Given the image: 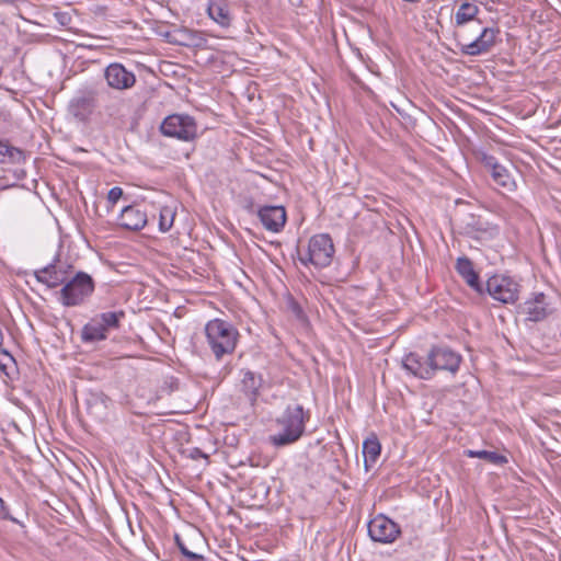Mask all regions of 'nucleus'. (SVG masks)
Here are the masks:
<instances>
[{"mask_svg": "<svg viewBox=\"0 0 561 561\" xmlns=\"http://www.w3.org/2000/svg\"><path fill=\"white\" fill-rule=\"evenodd\" d=\"M463 453L469 458H479L495 466H503L508 461L504 455L491 450L467 449Z\"/></svg>", "mask_w": 561, "mask_h": 561, "instance_id": "a878e982", "label": "nucleus"}, {"mask_svg": "<svg viewBox=\"0 0 561 561\" xmlns=\"http://www.w3.org/2000/svg\"><path fill=\"white\" fill-rule=\"evenodd\" d=\"M428 355L434 375L436 371L455 374L460 367L461 356L448 347H433Z\"/></svg>", "mask_w": 561, "mask_h": 561, "instance_id": "ddd939ff", "label": "nucleus"}, {"mask_svg": "<svg viewBox=\"0 0 561 561\" xmlns=\"http://www.w3.org/2000/svg\"><path fill=\"white\" fill-rule=\"evenodd\" d=\"M489 295L503 304H514L518 299L519 285L507 276L494 275L486 282Z\"/></svg>", "mask_w": 561, "mask_h": 561, "instance_id": "9d476101", "label": "nucleus"}, {"mask_svg": "<svg viewBox=\"0 0 561 561\" xmlns=\"http://www.w3.org/2000/svg\"><path fill=\"white\" fill-rule=\"evenodd\" d=\"M310 411L298 402H290L275 419L276 432L270 435L268 440L274 447H285L297 443L306 432L310 421Z\"/></svg>", "mask_w": 561, "mask_h": 561, "instance_id": "f257e3e1", "label": "nucleus"}, {"mask_svg": "<svg viewBox=\"0 0 561 561\" xmlns=\"http://www.w3.org/2000/svg\"><path fill=\"white\" fill-rule=\"evenodd\" d=\"M456 270L471 288L481 291L479 276L473 268L472 262L468 257H459L456 263Z\"/></svg>", "mask_w": 561, "mask_h": 561, "instance_id": "b1692460", "label": "nucleus"}, {"mask_svg": "<svg viewBox=\"0 0 561 561\" xmlns=\"http://www.w3.org/2000/svg\"><path fill=\"white\" fill-rule=\"evenodd\" d=\"M160 131L167 137L192 141L197 137V125L190 115L172 114L163 119Z\"/></svg>", "mask_w": 561, "mask_h": 561, "instance_id": "0eeeda50", "label": "nucleus"}, {"mask_svg": "<svg viewBox=\"0 0 561 561\" xmlns=\"http://www.w3.org/2000/svg\"><path fill=\"white\" fill-rule=\"evenodd\" d=\"M499 34L500 30L496 27H484L473 41H470L462 31H457L456 37L461 54L479 56L489 53L494 47Z\"/></svg>", "mask_w": 561, "mask_h": 561, "instance_id": "423d86ee", "label": "nucleus"}, {"mask_svg": "<svg viewBox=\"0 0 561 561\" xmlns=\"http://www.w3.org/2000/svg\"><path fill=\"white\" fill-rule=\"evenodd\" d=\"M241 376L243 386H248L249 383L254 385L256 382L255 374L250 370H241Z\"/></svg>", "mask_w": 561, "mask_h": 561, "instance_id": "7c9ffc66", "label": "nucleus"}, {"mask_svg": "<svg viewBox=\"0 0 561 561\" xmlns=\"http://www.w3.org/2000/svg\"><path fill=\"white\" fill-rule=\"evenodd\" d=\"M148 221L146 211L141 205H128L124 207L118 217V225L127 230H141Z\"/></svg>", "mask_w": 561, "mask_h": 561, "instance_id": "6ab92c4d", "label": "nucleus"}, {"mask_svg": "<svg viewBox=\"0 0 561 561\" xmlns=\"http://www.w3.org/2000/svg\"><path fill=\"white\" fill-rule=\"evenodd\" d=\"M175 211L171 207H162L159 216V228L162 232L169 231L174 222Z\"/></svg>", "mask_w": 561, "mask_h": 561, "instance_id": "bb28decb", "label": "nucleus"}, {"mask_svg": "<svg viewBox=\"0 0 561 561\" xmlns=\"http://www.w3.org/2000/svg\"><path fill=\"white\" fill-rule=\"evenodd\" d=\"M104 78L110 88L115 90H127L135 85L136 76L128 71L122 64H110L104 70Z\"/></svg>", "mask_w": 561, "mask_h": 561, "instance_id": "2eb2a0df", "label": "nucleus"}, {"mask_svg": "<svg viewBox=\"0 0 561 561\" xmlns=\"http://www.w3.org/2000/svg\"><path fill=\"white\" fill-rule=\"evenodd\" d=\"M123 196V190L118 186H114L108 191L107 201L111 205L116 204Z\"/></svg>", "mask_w": 561, "mask_h": 561, "instance_id": "c756f323", "label": "nucleus"}, {"mask_svg": "<svg viewBox=\"0 0 561 561\" xmlns=\"http://www.w3.org/2000/svg\"><path fill=\"white\" fill-rule=\"evenodd\" d=\"M190 457L192 459H198V458L208 459V456L202 449H199L197 447H194L190 450Z\"/></svg>", "mask_w": 561, "mask_h": 561, "instance_id": "2f4dec72", "label": "nucleus"}, {"mask_svg": "<svg viewBox=\"0 0 561 561\" xmlns=\"http://www.w3.org/2000/svg\"><path fill=\"white\" fill-rule=\"evenodd\" d=\"M263 227L271 232H280L286 224V210L283 206H262L257 210Z\"/></svg>", "mask_w": 561, "mask_h": 561, "instance_id": "dca6fc26", "label": "nucleus"}, {"mask_svg": "<svg viewBox=\"0 0 561 561\" xmlns=\"http://www.w3.org/2000/svg\"><path fill=\"white\" fill-rule=\"evenodd\" d=\"M7 516L5 506L3 500L0 497V518H4Z\"/></svg>", "mask_w": 561, "mask_h": 561, "instance_id": "473e14b6", "label": "nucleus"}, {"mask_svg": "<svg viewBox=\"0 0 561 561\" xmlns=\"http://www.w3.org/2000/svg\"><path fill=\"white\" fill-rule=\"evenodd\" d=\"M95 283L85 272H78L70 279L67 278L59 291V301L66 307L82 305L94 291Z\"/></svg>", "mask_w": 561, "mask_h": 561, "instance_id": "20e7f679", "label": "nucleus"}, {"mask_svg": "<svg viewBox=\"0 0 561 561\" xmlns=\"http://www.w3.org/2000/svg\"><path fill=\"white\" fill-rule=\"evenodd\" d=\"M126 394L119 396V403L130 407L135 414L164 413L159 411L158 402L161 398L157 388H127Z\"/></svg>", "mask_w": 561, "mask_h": 561, "instance_id": "39448f33", "label": "nucleus"}, {"mask_svg": "<svg viewBox=\"0 0 561 561\" xmlns=\"http://www.w3.org/2000/svg\"><path fill=\"white\" fill-rule=\"evenodd\" d=\"M101 93L96 89L79 91L69 102L68 112L77 121L85 123L99 106Z\"/></svg>", "mask_w": 561, "mask_h": 561, "instance_id": "1a4fd4ad", "label": "nucleus"}, {"mask_svg": "<svg viewBox=\"0 0 561 561\" xmlns=\"http://www.w3.org/2000/svg\"><path fill=\"white\" fill-rule=\"evenodd\" d=\"M522 313L526 316L527 320L539 322L545 320L551 313V308L546 296L542 293H539L524 302Z\"/></svg>", "mask_w": 561, "mask_h": 561, "instance_id": "a211bd4d", "label": "nucleus"}, {"mask_svg": "<svg viewBox=\"0 0 561 561\" xmlns=\"http://www.w3.org/2000/svg\"><path fill=\"white\" fill-rule=\"evenodd\" d=\"M111 396L105 394L101 388H89L84 391L83 398L89 414L96 419H104L107 414L108 408L116 400L119 402L121 392Z\"/></svg>", "mask_w": 561, "mask_h": 561, "instance_id": "9b49d317", "label": "nucleus"}, {"mask_svg": "<svg viewBox=\"0 0 561 561\" xmlns=\"http://www.w3.org/2000/svg\"><path fill=\"white\" fill-rule=\"evenodd\" d=\"M103 104L98 112L99 116L103 119L111 121L112 123L123 122L126 117L125 101L118 96L105 93Z\"/></svg>", "mask_w": 561, "mask_h": 561, "instance_id": "aec40b11", "label": "nucleus"}, {"mask_svg": "<svg viewBox=\"0 0 561 561\" xmlns=\"http://www.w3.org/2000/svg\"><path fill=\"white\" fill-rule=\"evenodd\" d=\"M334 255V245L328 233H319L309 240L308 257L301 259L304 264L308 262L316 267H327L331 264Z\"/></svg>", "mask_w": 561, "mask_h": 561, "instance_id": "6e6552de", "label": "nucleus"}, {"mask_svg": "<svg viewBox=\"0 0 561 561\" xmlns=\"http://www.w3.org/2000/svg\"><path fill=\"white\" fill-rule=\"evenodd\" d=\"M174 540L179 550L187 561H204V557L202 554L193 552L186 547L180 535L175 534Z\"/></svg>", "mask_w": 561, "mask_h": 561, "instance_id": "c85d7f7f", "label": "nucleus"}, {"mask_svg": "<svg viewBox=\"0 0 561 561\" xmlns=\"http://www.w3.org/2000/svg\"><path fill=\"white\" fill-rule=\"evenodd\" d=\"M37 282L47 285L49 288H55L61 284L65 285L67 280V271L55 264H48L47 266L35 271L34 273Z\"/></svg>", "mask_w": 561, "mask_h": 561, "instance_id": "412c9836", "label": "nucleus"}, {"mask_svg": "<svg viewBox=\"0 0 561 561\" xmlns=\"http://www.w3.org/2000/svg\"><path fill=\"white\" fill-rule=\"evenodd\" d=\"M125 316L124 310L107 311L94 316L83 325L81 340L84 343H95L106 340L108 331L118 329Z\"/></svg>", "mask_w": 561, "mask_h": 561, "instance_id": "7ed1b4c3", "label": "nucleus"}, {"mask_svg": "<svg viewBox=\"0 0 561 561\" xmlns=\"http://www.w3.org/2000/svg\"><path fill=\"white\" fill-rule=\"evenodd\" d=\"M482 165L490 172L493 182L504 190L512 192L515 188V181L512 178L508 169L499 163L495 157L482 153L480 157Z\"/></svg>", "mask_w": 561, "mask_h": 561, "instance_id": "4468645a", "label": "nucleus"}, {"mask_svg": "<svg viewBox=\"0 0 561 561\" xmlns=\"http://www.w3.org/2000/svg\"><path fill=\"white\" fill-rule=\"evenodd\" d=\"M480 9L477 4L471 2H463L459 5L458 10L455 13V26L458 27V31L465 32V26L472 22L477 21L481 24V21L477 19Z\"/></svg>", "mask_w": 561, "mask_h": 561, "instance_id": "5701e85b", "label": "nucleus"}, {"mask_svg": "<svg viewBox=\"0 0 561 561\" xmlns=\"http://www.w3.org/2000/svg\"><path fill=\"white\" fill-rule=\"evenodd\" d=\"M208 16L224 28H228L232 22L229 4L226 0H209L207 4Z\"/></svg>", "mask_w": 561, "mask_h": 561, "instance_id": "4be33fe9", "label": "nucleus"}, {"mask_svg": "<svg viewBox=\"0 0 561 561\" xmlns=\"http://www.w3.org/2000/svg\"><path fill=\"white\" fill-rule=\"evenodd\" d=\"M207 344L217 360L231 355L238 344L240 333L237 328L222 319L209 320L205 325Z\"/></svg>", "mask_w": 561, "mask_h": 561, "instance_id": "f03ea898", "label": "nucleus"}, {"mask_svg": "<svg viewBox=\"0 0 561 561\" xmlns=\"http://www.w3.org/2000/svg\"><path fill=\"white\" fill-rule=\"evenodd\" d=\"M402 365L407 371L420 379L428 380L435 376L428 354L422 357L416 353H410L404 356Z\"/></svg>", "mask_w": 561, "mask_h": 561, "instance_id": "f3484780", "label": "nucleus"}, {"mask_svg": "<svg viewBox=\"0 0 561 561\" xmlns=\"http://www.w3.org/2000/svg\"><path fill=\"white\" fill-rule=\"evenodd\" d=\"M0 154L15 162L22 158L23 152L19 148L11 146L8 141L0 139Z\"/></svg>", "mask_w": 561, "mask_h": 561, "instance_id": "cd10ccee", "label": "nucleus"}, {"mask_svg": "<svg viewBox=\"0 0 561 561\" xmlns=\"http://www.w3.org/2000/svg\"><path fill=\"white\" fill-rule=\"evenodd\" d=\"M368 535L376 542L390 543L400 535V528L391 519L378 515L368 523Z\"/></svg>", "mask_w": 561, "mask_h": 561, "instance_id": "f8f14e48", "label": "nucleus"}, {"mask_svg": "<svg viewBox=\"0 0 561 561\" xmlns=\"http://www.w3.org/2000/svg\"><path fill=\"white\" fill-rule=\"evenodd\" d=\"M72 396H73L75 400L78 401V392H77L76 388H73V390H72Z\"/></svg>", "mask_w": 561, "mask_h": 561, "instance_id": "72a5a7b5", "label": "nucleus"}, {"mask_svg": "<svg viewBox=\"0 0 561 561\" xmlns=\"http://www.w3.org/2000/svg\"><path fill=\"white\" fill-rule=\"evenodd\" d=\"M381 451V445L376 435L367 437L363 443V456L366 470L377 462Z\"/></svg>", "mask_w": 561, "mask_h": 561, "instance_id": "393cba45", "label": "nucleus"}]
</instances>
